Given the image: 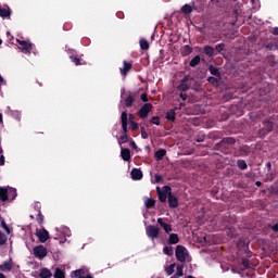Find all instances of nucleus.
<instances>
[{
  "label": "nucleus",
  "mask_w": 278,
  "mask_h": 278,
  "mask_svg": "<svg viewBox=\"0 0 278 278\" xmlns=\"http://www.w3.org/2000/svg\"><path fill=\"white\" fill-rule=\"evenodd\" d=\"M237 142V139L235 137H224L219 143H215L213 150L214 151H220L224 154H228L231 147H233Z\"/></svg>",
  "instance_id": "nucleus-1"
},
{
  "label": "nucleus",
  "mask_w": 278,
  "mask_h": 278,
  "mask_svg": "<svg viewBox=\"0 0 278 278\" xmlns=\"http://www.w3.org/2000/svg\"><path fill=\"white\" fill-rule=\"evenodd\" d=\"M195 79L191 75H186L181 80L180 84L178 85L177 89L179 91L186 92L188 91L192 84H194Z\"/></svg>",
  "instance_id": "nucleus-2"
},
{
  "label": "nucleus",
  "mask_w": 278,
  "mask_h": 278,
  "mask_svg": "<svg viewBox=\"0 0 278 278\" xmlns=\"http://www.w3.org/2000/svg\"><path fill=\"white\" fill-rule=\"evenodd\" d=\"M156 192H157V195H159V200L162 203H165L166 200L168 199V197L172 193V187H168V185H165L163 187V190H161L160 187H156Z\"/></svg>",
  "instance_id": "nucleus-3"
},
{
  "label": "nucleus",
  "mask_w": 278,
  "mask_h": 278,
  "mask_svg": "<svg viewBox=\"0 0 278 278\" xmlns=\"http://www.w3.org/2000/svg\"><path fill=\"white\" fill-rule=\"evenodd\" d=\"M175 255L178 262L185 263L189 254H188V250L185 247L178 245L176 248Z\"/></svg>",
  "instance_id": "nucleus-4"
},
{
  "label": "nucleus",
  "mask_w": 278,
  "mask_h": 278,
  "mask_svg": "<svg viewBox=\"0 0 278 278\" xmlns=\"http://www.w3.org/2000/svg\"><path fill=\"white\" fill-rule=\"evenodd\" d=\"M274 130V124L273 122H270V119H265L263 122V128H260V136L264 137L266 135H268L269 132H271Z\"/></svg>",
  "instance_id": "nucleus-5"
},
{
  "label": "nucleus",
  "mask_w": 278,
  "mask_h": 278,
  "mask_svg": "<svg viewBox=\"0 0 278 278\" xmlns=\"http://www.w3.org/2000/svg\"><path fill=\"white\" fill-rule=\"evenodd\" d=\"M33 254L38 260H43L47 255V249L43 245H37L33 249Z\"/></svg>",
  "instance_id": "nucleus-6"
},
{
  "label": "nucleus",
  "mask_w": 278,
  "mask_h": 278,
  "mask_svg": "<svg viewBox=\"0 0 278 278\" xmlns=\"http://www.w3.org/2000/svg\"><path fill=\"white\" fill-rule=\"evenodd\" d=\"M153 109V104L148 102L144 103L140 110L138 111V115L141 119H146L148 117V114L151 112V110Z\"/></svg>",
  "instance_id": "nucleus-7"
},
{
  "label": "nucleus",
  "mask_w": 278,
  "mask_h": 278,
  "mask_svg": "<svg viewBox=\"0 0 278 278\" xmlns=\"http://www.w3.org/2000/svg\"><path fill=\"white\" fill-rule=\"evenodd\" d=\"M16 41H17L22 52H24L26 54L30 53V51L33 50V43L31 42L26 41V40H21V39H17Z\"/></svg>",
  "instance_id": "nucleus-8"
},
{
  "label": "nucleus",
  "mask_w": 278,
  "mask_h": 278,
  "mask_svg": "<svg viewBox=\"0 0 278 278\" xmlns=\"http://www.w3.org/2000/svg\"><path fill=\"white\" fill-rule=\"evenodd\" d=\"M146 232L150 239L154 240V239L159 238L160 229L155 226L150 225L146 228Z\"/></svg>",
  "instance_id": "nucleus-9"
},
{
  "label": "nucleus",
  "mask_w": 278,
  "mask_h": 278,
  "mask_svg": "<svg viewBox=\"0 0 278 278\" xmlns=\"http://www.w3.org/2000/svg\"><path fill=\"white\" fill-rule=\"evenodd\" d=\"M265 48L269 51H278V37L270 38V40L265 43Z\"/></svg>",
  "instance_id": "nucleus-10"
},
{
  "label": "nucleus",
  "mask_w": 278,
  "mask_h": 278,
  "mask_svg": "<svg viewBox=\"0 0 278 278\" xmlns=\"http://www.w3.org/2000/svg\"><path fill=\"white\" fill-rule=\"evenodd\" d=\"M121 123H122V134H127L128 132V115L126 111L122 112L121 115Z\"/></svg>",
  "instance_id": "nucleus-11"
},
{
  "label": "nucleus",
  "mask_w": 278,
  "mask_h": 278,
  "mask_svg": "<svg viewBox=\"0 0 278 278\" xmlns=\"http://www.w3.org/2000/svg\"><path fill=\"white\" fill-rule=\"evenodd\" d=\"M35 235L41 243H45L50 238L46 229H37Z\"/></svg>",
  "instance_id": "nucleus-12"
},
{
  "label": "nucleus",
  "mask_w": 278,
  "mask_h": 278,
  "mask_svg": "<svg viewBox=\"0 0 278 278\" xmlns=\"http://www.w3.org/2000/svg\"><path fill=\"white\" fill-rule=\"evenodd\" d=\"M132 68V62H128L124 60L123 67H121V74L122 76H126L127 73Z\"/></svg>",
  "instance_id": "nucleus-13"
},
{
  "label": "nucleus",
  "mask_w": 278,
  "mask_h": 278,
  "mask_svg": "<svg viewBox=\"0 0 278 278\" xmlns=\"http://www.w3.org/2000/svg\"><path fill=\"white\" fill-rule=\"evenodd\" d=\"M178 198L174 195V193H169L168 195V206L169 208H177L178 207Z\"/></svg>",
  "instance_id": "nucleus-14"
},
{
  "label": "nucleus",
  "mask_w": 278,
  "mask_h": 278,
  "mask_svg": "<svg viewBox=\"0 0 278 278\" xmlns=\"http://www.w3.org/2000/svg\"><path fill=\"white\" fill-rule=\"evenodd\" d=\"M136 92H129L128 96L125 98V108H131L132 103L135 102Z\"/></svg>",
  "instance_id": "nucleus-15"
},
{
  "label": "nucleus",
  "mask_w": 278,
  "mask_h": 278,
  "mask_svg": "<svg viewBox=\"0 0 278 278\" xmlns=\"http://www.w3.org/2000/svg\"><path fill=\"white\" fill-rule=\"evenodd\" d=\"M0 201L5 203L9 201V190L8 187H0Z\"/></svg>",
  "instance_id": "nucleus-16"
},
{
  "label": "nucleus",
  "mask_w": 278,
  "mask_h": 278,
  "mask_svg": "<svg viewBox=\"0 0 278 278\" xmlns=\"http://www.w3.org/2000/svg\"><path fill=\"white\" fill-rule=\"evenodd\" d=\"M216 51V55L217 54H220L223 56H225V53H226V43L225 42H220V43H217L214 48V52Z\"/></svg>",
  "instance_id": "nucleus-17"
},
{
  "label": "nucleus",
  "mask_w": 278,
  "mask_h": 278,
  "mask_svg": "<svg viewBox=\"0 0 278 278\" xmlns=\"http://www.w3.org/2000/svg\"><path fill=\"white\" fill-rule=\"evenodd\" d=\"M191 4L193 5L194 11L201 12V11H203V7L205 4V0H193L191 2Z\"/></svg>",
  "instance_id": "nucleus-18"
},
{
  "label": "nucleus",
  "mask_w": 278,
  "mask_h": 278,
  "mask_svg": "<svg viewBox=\"0 0 278 278\" xmlns=\"http://www.w3.org/2000/svg\"><path fill=\"white\" fill-rule=\"evenodd\" d=\"M143 177V174L141 172V169H137L136 167L132 168L131 170V178L135 181L141 180Z\"/></svg>",
  "instance_id": "nucleus-19"
},
{
  "label": "nucleus",
  "mask_w": 278,
  "mask_h": 278,
  "mask_svg": "<svg viewBox=\"0 0 278 278\" xmlns=\"http://www.w3.org/2000/svg\"><path fill=\"white\" fill-rule=\"evenodd\" d=\"M121 156L123 161L129 162L131 159L129 148H122Z\"/></svg>",
  "instance_id": "nucleus-20"
},
{
  "label": "nucleus",
  "mask_w": 278,
  "mask_h": 278,
  "mask_svg": "<svg viewBox=\"0 0 278 278\" xmlns=\"http://www.w3.org/2000/svg\"><path fill=\"white\" fill-rule=\"evenodd\" d=\"M157 224L165 230L167 235L172 232V226L169 224L164 223L162 218L157 219Z\"/></svg>",
  "instance_id": "nucleus-21"
},
{
  "label": "nucleus",
  "mask_w": 278,
  "mask_h": 278,
  "mask_svg": "<svg viewBox=\"0 0 278 278\" xmlns=\"http://www.w3.org/2000/svg\"><path fill=\"white\" fill-rule=\"evenodd\" d=\"M238 247L239 248H243L244 252L247 253V256L250 258L252 257V252L249 250V244L245 243L244 241L240 240L239 243H238Z\"/></svg>",
  "instance_id": "nucleus-22"
},
{
  "label": "nucleus",
  "mask_w": 278,
  "mask_h": 278,
  "mask_svg": "<svg viewBox=\"0 0 278 278\" xmlns=\"http://www.w3.org/2000/svg\"><path fill=\"white\" fill-rule=\"evenodd\" d=\"M204 54H206L208 58H213L216 55L215 49L212 46L206 45L204 46Z\"/></svg>",
  "instance_id": "nucleus-23"
},
{
  "label": "nucleus",
  "mask_w": 278,
  "mask_h": 278,
  "mask_svg": "<svg viewBox=\"0 0 278 278\" xmlns=\"http://www.w3.org/2000/svg\"><path fill=\"white\" fill-rule=\"evenodd\" d=\"M193 49L190 45H185L182 48H181V55L182 56H188L192 53Z\"/></svg>",
  "instance_id": "nucleus-24"
},
{
  "label": "nucleus",
  "mask_w": 278,
  "mask_h": 278,
  "mask_svg": "<svg viewBox=\"0 0 278 278\" xmlns=\"http://www.w3.org/2000/svg\"><path fill=\"white\" fill-rule=\"evenodd\" d=\"M208 71H210V73H211L213 76H215V77H217V78L220 79V72H219V68H218V67H216V66H214L213 64H211V65L208 66Z\"/></svg>",
  "instance_id": "nucleus-25"
},
{
  "label": "nucleus",
  "mask_w": 278,
  "mask_h": 278,
  "mask_svg": "<svg viewBox=\"0 0 278 278\" xmlns=\"http://www.w3.org/2000/svg\"><path fill=\"white\" fill-rule=\"evenodd\" d=\"M86 271L84 269L74 270L71 273L72 278H85Z\"/></svg>",
  "instance_id": "nucleus-26"
},
{
  "label": "nucleus",
  "mask_w": 278,
  "mask_h": 278,
  "mask_svg": "<svg viewBox=\"0 0 278 278\" xmlns=\"http://www.w3.org/2000/svg\"><path fill=\"white\" fill-rule=\"evenodd\" d=\"M251 150L249 146H241L239 150V156H248L250 154Z\"/></svg>",
  "instance_id": "nucleus-27"
},
{
  "label": "nucleus",
  "mask_w": 278,
  "mask_h": 278,
  "mask_svg": "<svg viewBox=\"0 0 278 278\" xmlns=\"http://www.w3.org/2000/svg\"><path fill=\"white\" fill-rule=\"evenodd\" d=\"M192 10H194L193 4L191 5V4L186 3V4H184L182 8H181V12H182L185 15L191 14Z\"/></svg>",
  "instance_id": "nucleus-28"
},
{
  "label": "nucleus",
  "mask_w": 278,
  "mask_h": 278,
  "mask_svg": "<svg viewBox=\"0 0 278 278\" xmlns=\"http://www.w3.org/2000/svg\"><path fill=\"white\" fill-rule=\"evenodd\" d=\"M11 270H12L11 260L0 265V271H11Z\"/></svg>",
  "instance_id": "nucleus-29"
},
{
  "label": "nucleus",
  "mask_w": 278,
  "mask_h": 278,
  "mask_svg": "<svg viewBox=\"0 0 278 278\" xmlns=\"http://www.w3.org/2000/svg\"><path fill=\"white\" fill-rule=\"evenodd\" d=\"M168 244L170 245H174V244H177L179 242V238H178V235L176 233H172L169 235V238H168Z\"/></svg>",
  "instance_id": "nucleus-30"
},
{
  "label": "nucleus",
  "mask_w": 278,
  "mask_h": 278,
  "mask_svg": "<svg viewBox=\"0 0 278 278\" xmlns=\"http://www.w3.org/2000/svg\"><path fill=\"white\" fill-rule=\"evenodd\" d=\"M40 278H51L52 274L48 268H42L40 274H39Z\"/></svg>",
  "instance_id": "nucleus-31"
},
{
  "label": "nucleus",
  "mask_w": 278,
  "mask_h": 278,
  "mask_svg": "<svg viewBox=\"0 0 278 278\" xmlns=\"http://www.w3.org/2000/svg\"><path fill=\"white\" fill-rule=\"evenodd\" d=\"M165 155H166V150L162 148L160 150H156L155 152V157L157 161H162Z\"/></svg>",
  "instance_id": "nucleus-32"
},
{
  "label": "nucleus",
  "mask_w": 278,
  "mask_h": 278,
  "mask_svg": "<svg viewBox=\"0 0 278 278\" xmlns=\"http://www.w3.org/2000/svg\"><path fill=\"white\" fill-rule=\"evenodd\" d=\"M10 14H11L10 9L0 7V17L8 18Z\"/></svg>",
  "instance_id": "nucleus-33"
},
{
  "label": "nucleus",
  "mask_w": 278,
  "mask_h": 278,
  "mask_svg": "<svg viewBox=\"0 0 278 278\" xmlns=\"http://www.w3.org/2000/svg\"><path fill=\"white\" fill-rule=\"evenodd\" d=\"M219 80H220V78L218 77H215V76H210L208 78H207V81L212 85V86H214V87H218V85H219Z\"/></svg>",
  "instance_id": "nucleus-34"
},
{
  "label": "nucleus",
  "mask_w": 278,
  "mask_h": 278,
  "mask_svg": "<svg viewBox=\"0 0 278 278\" xmlns=\"http://www.w3.org/2000/svg\"><path fill=\"white\" fill-rule=\"evenodd\" d=\"M237 165L241 170L248 169V163L247 161H243V159H239V161H237Z\"/></svg>",
  "instance_id": "nucleus-35"
},
{
  "label": "nucleus",
  "mask_w": 278,
  "mask_h": 278,
  "mask_svg": "<svg viewBox=\"0 0 278 278\" xmlns=\"http://www.w3.org/2000/svg\"><path fill=\"white\" fill-rule=\"evenodd\" d=\"M166 119L174 122L176 119V112L174 109L167 111Z\"/></svg>",
  "instance_id": "nucleus-36"
},
{
  "label": "nucleus",
  "mask_w": 278,
  "mask_h": 278,
  "mask_svg": "<svg viewBox=\"0 0 278 278\" xmlns=\"http://www.w3.org/2000/svg\"><path fill=\"white\" fill-rule=\"evenodd\" d=\"M200 62H201V56L198 54V55L193 56L192 60L190 61V66L197 67Z\"/></svg>",
  "instance_id": "nucleus-37"
},
{
  "label": "nucleus",
  "mask_w": 278,
  "mask_h": 278,
  "mask_svg": "<svg viewBox=\"0 0 278 278\" xmlns=\"http://www.w3.org/2000/svg\"><path fill=\"white\" fill-rule=\"evenodd\" d=\"M144 205L148 210H151L155 205V200H153V198H148L144 202Z\"/></svg>",
  "instance_id": "nucleus-38"
},
{
  "label": "nucleus",
  "mask_w": 278,
  "mask_h": 278,
  "mask_svg": "<svg viewBox=\"0 0 278 278\" xmlns=\"http://www.w3.org/2000/svg\"><path fill=\"white\" fill-rule=\"evenodd\" d=\"M267 63L269 66L275 67L277 65L276 56L274 54L268 55Z\"/></svg>",
  "instance_id": "nucleus-39"
},
{
  "label": "nucleus",
  "mask_w": 278,
  "mask_h": 278,
  "mask_svg": "<svg viewBox=\"0 0 278 278\" xmlns=\"http://www.w3.org/2000/svg\"><path fill=\"white\" fill-rule=\"evenodd\" d=\"M140 48L143 51L149 50V42L144 38L140 39Z\"/></svg>",
  "instance_id": "nucleus-40"
},
{
  "label": "nucleus",
  "mask_w": 278,
  "mask_h": 278,
  "mask_svg": "<svg viewBox=\"0 0 278 278\" xmlns=\"http://www.w3.org/2000/svg\"><path fill=\"white\" fill-rule=\"evenodd\" d=\"M53 277L54 278H65V273L63 270H61L60 268H56Z\"/></svg>",
  "instance_id": "nucleus-41"
},
{
  "label": "nucleus",
  "mask_w": 278,
  "mask_h": 278,
  "mask_svg": "<svg viewBox=\"0 0 278 278\" xmlns=\"http://www.w3.org/2000/svg\"><path fill=\"white\" fill-rule=\"evenodd\" d=\"M129 140V137L127 134L122 132L121 137H119V144H124L127 143Z\"/></svg>",
  "instance_id": "nucleus-42"
},
{
  "label": "nucleus",
  "mask_w": 278,
  "mask_h": 278,
  "mask_svg": "<svg viewBox=\"0 0 278 278\" xmlns=\"http://www.w3.org/2000/svg\"><path fill=\"white\" fill-rule=\"evenodd\" d=\"M150 124L160 126V125H161V117H159V115L152 117V118L150 119Z\"/></svg>",
  "instance_id": "nucleus-43"
},
{
  "label": "nucleus",
  "mask_w": 278,
  "mask_h": 278,
  "mask_svg": "<svg viewBox=\"0 0 278 278\" xmlns=\"http://www.w3.org/2000/svg\"><path fill=\"white\" fill-rule=\"evenodd\" d=\"M8 242V237L5 233L0 231V247L4 245Z\"/></svg>",
  "instance_id": "nucleus-44"
},
{
  "label": "nucleus",
  "mask_w": 278,
  "mask_h": 278,
  "mask_svg": "<svg viewBox=\"0 0 278 278\" xmlns=\"http://www.w3.org/2000/svg\"><path fill=\"white\" fill-rule=\"evenodd\" d=\"M164 254L168 255V256H173L174 255V250L172 247H165L163 250Z\"/></svg>",
  "instance_id": "nucleus-45"
},
{
  "label": "nucleus",
  "mask_w": 278,
  "mask_h": 278,
  "mask_svg": "<svg viewBox=\"0 0 278 278\" xmlns=\"http://www.w3.org/2000/svg\"><path fill=\"white\" fill-rule=\"evenodd\" d=\"M70 59H71V61H72L76 66H80V65H81V62H80V59H79V58L74 56V55H71Z\"/></svg>",
  "instance_id": "nucleus-46"
},
{
  "label": "nucleus",
  "mask_w": 278,
  "mask_h": 278,
  "mask_svg": "<svg viewBox=\"0 0 278 278\" xmlns=\"http://www.w3.org/2000/svg\"><path fill=\"white\" fill-rule=\"evenodd\" d=\"M243 270L251 268L250 261L248 258H242Z\"/></svg>",
  "instance_id": "nucleus-47"
},
{
  "label": "nucleus",
  "mask_w": 278,
  "mask_h": 278,
  "mask_svg": "<svg viewBox=\"0 0 278 278\" xmlns=\"http://www.w3.org/2000/svg\"><path fill=\"white\" fill-rule=\"evenodd\" d=\"M8 197H11V198H12V201H13V200L17 197L16 189L11 188V189L8 191Z\"/></svg>",
  "instance_id": "nucleus-48"
},
{
  "label": "nucleus",
  "mask_w": 278,
  "mask_h": 278,
  "mask_svg": "<svg viewBox=\"0 0 278 278\" xmlns=\"http://www.w3.org/2000/svg\"><path fill=\"white\" fill-rule=\"evenodd\" d=\"M175 264H172L170 266H168L167 268H166V274L168 275V276H170V275H173L174 274V268H175Z\"/></svg>",
  "instance_id": "nucleus-49"
},
{
  "label": "nucleus",
  "mask_w": 278,
  "mask_h": 278,
  "mask_svg": "<svg viewBox=\"0 0 278 278\" xmlns=\"http://www.w3.org/2000/svg\"><path fill=\"white\" fill-rule=\"evenodd\" d=\"M36 220L39 225L43 224L45 217L42 216L41 212L38 213Z\"/></svg>",
  "instance_id": "nucleus-50"
},
{
  "label": "nucleus",
  "mask_w": 278,
  "mask_h": 278,
  "mask_svg": "<svg viewBox=\"0 0 278 278\" xmlns=\"http://www.w3.org/2000/svg\"><path fill=\"white\" fill-rule=\"evenodd\" d=\"M177 276L181 277L184 276V265H178L177 266Z\"/></svg>",
  "instance_id": "nucleus-51"
},
{
  "label": "nucleus",
  "mask_w": 278,
  "mask_h": 278,
  "mask_svg": "<svg viewBox=\"0 0 278 278\" xmlns=\"http://www.w3.org/2000/svg\"><path fill=\"white\" fill-rule=\"evenodd\" d=\"M141 137L142 139L147 140L149 138L148 132L146 131L144 126H141Z\"/></svg>",
  "instance_id": "nucleus-52"
},
{
  "label": "nucleus",
  "mask_w": 278,
  "mask_h": 278,
  "mask_svg": "<svg viewBox=\"0 0 278 278\" xmlns=\"http://www.w3.org/2000/svg\"><path fill=\"white\" fill-rule=\"evenodd\" d=\"M138 128H139V124H137V122L130 121V129L132 131H136Z\"/></svg>",
  "instance_id": "nucleus-53"
},
{
  "label": "nucleus",
  "mask_w": 278,
  "mask_h": 278,
  "mask_svg": "<svg viewBox=\"0 0 278 278\" xmlns=\"http://www.w3.org/2000/svg\"><path fill=\"white\" fill-rule=\"evenodd\" d=\"M154 180H155L156 184H161L163 181V177L160 176V174H155Z\"/></svg>",
  "instance_id": "nucleus-54"
},
{
  "label": "nucleus",
  "mask_w": 278,
  "mask_h": 278,
  "mask_svg": "<svg viewBox=\"0 0 278 278\" xmlns=\"http://www.w3.org/2000/svg\"><path fill=\"white\" fill-rule=\"evenodd\" d=\"M1 227L7 231V233H10V229H9L8 224L5 223V220L1 222Z\"/></svg>",
  "instance_id": "nucleus-55"
},
{
  "label": "nucleus",
  "mask_w": 278,
  "mask_h": 278,
  "mask_svg": "<svg viewBox=\"0 0 278 278\" xmlns=\"http://www.w3.org/2000/svg\"><path fill=\"white\" fill-rule=\"evenodd\" d=\"M179 97H180L184 101H186L187 98H188V94H187L185 91H181L180 94H179Z\"/></svg>",
  "instance_id": "nucleus-56"
},
{
  "label": "nucleus",
  "mask_w": 278,
  "mask_h": 278,
  "mask_svg": "<svg viewBox=\"0 0 278 278\" xmlns=\"http://www.w3.org/2000/svg\"><path fill=\"white\" fill-rule=\"evenodd\" d=\"M130 147L135 150V151H139L138 146L135 143V141H130Z\"/></svg>",
  "instance_id": "nucleus-57"
},
{
  "label": "nucleus",
  "mask_w": 278,
  "mask_h": 278,
  "mask_svg": "<svg viewBox=\"0 0 278 278\" xmlns=\"http://www.w3.org/2000/svg\"><path fill=\"white\" fill-rule=\"evenodd\" d=\"M5 165V156H3V154H1L0 156V166Z\"/></svg>",
  "instance_id": "nucleus-58"
},
{
  "label": "nucleus",
  "mask_w": 278,
  "mask_h": 278,
  "mask_svg": "<svg viewBox=\"0 0 278 278\" xmlns=\"http://www.w3.org/2000/svg\"><path fill=\"white\" fill-rule=\"evenodd\" d=\"M141 100L142 102H148V94L146 92L141 94Z\"/></svg>",
  "instance_id": "nucleus-59"
},
{
  "label": "nucleus",
  "mask_w": 278,
  "mask_h": 278,
  "mask_svg": "<svg viewBox=\"0 0 278 278\" xmlns=\"http://www.w3.org/2000/svg\"><path fill=\"white\" fill-rule=\"evenodd\" d=\"M271 34L278 36V27H274Z\"/></svg>",
  "instance_id": "nucleus-60"
},
{
  "label": "nucleus",
  "mask_w": 278,
  "mask_h": 278,
  "mask_svg": "<svg viewBox=\"0 0 278 278\" xmlns=\"http://www.w3.org/2000/svg\"><path fill=\"white\" fill-rule=\"evenodd\" d=\"M4 81L5 79L3 78V76L0 75V92H1V86L3 85Z\"/></svg>",
  "instance_id": "nucleus-61"
},
{
  "label": "nucleus",
  "mask_w": 278,
  "mask_h": 278,
  "mask_svg": "<svg viewBox=\"0 0 278 278\" xmlns=\"http://www.w3.org/2000/svg\"><path fill=\"white\" fill-rule=\"evenodd\" d=\"M266 167H267L268 172L271 170V163H270V161H268V163H266Z\"/></svg>",
  "instance_id": "nucleus-62"
},
{
  "label": "nucleus",
  "mask_w": 278,
  "mask_h": 278,
  "mask_svg": "<svg viewBox=\"0 0 278 278\" xmlns=\"http://www.w3.org/2000/svg\"><path fill=\"white\" fill-rule=\"evenodd\" d=\"M274 232H278V224H276L275 226L271 227Z\"/></svg>",
  "instance_id": "nucleus-63"
},
{
  "label": "nucleus",
  "mask_w": 278,
  "mask_h": 278,
  "mask_svg": "<svg viewBox=\"0 0 278 278\" xmlns=\"http://www.w3.org/2000/svg\"><path fill=\"white\" fill-rule=\"evenodd\" d=\"M35 210L39 213L40 212V204L39 203H37L36 205H35Z\"/></svg>",
  "instance_id": "nucleus-64"
}]
</instances>
